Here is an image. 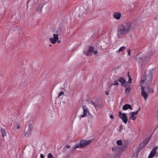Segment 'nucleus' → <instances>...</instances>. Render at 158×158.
<instances>
[{"label": "nucleus", "instance_id": "obj_7", "mask_svg": "<svg viewBox=\"0 0 158 158\" xmlns=\"http://www.w3.org/2000/svg\"><path fill=\"white\" fill-rule=\"evenodd\" d=\"M91 141V140H81L80 142V144L82 148H83L84 147L86 146L89 145Z\"/></svg>", "mask_w": 158, "mask_h": 158}, {"label": "nucleus", "instance_id": "obj_34", "mask_svg": "<svg viewBox=\"0 0 158 158\" xmlns=\"http://www.w3.org/2000/svg\"><path fill=\"white\" fill-rule=\"evenodd\" d=\"M20 125L19 124H18L16 128L17 129H19L20 128Z\"/></svg>", "mask_w": 158, "mask_h": 158}, {"label": "nucleus", "instance_id": "obj_17", "mask_svg": "<svg viewBox=\"0 0 158 158\" xmlns=\"http://www.w3.org/2000/svg\"><path fill=\"white\" fill-rule=\"evenodd\" d=\"M58 36V35L54 34L53 38H51L49 40H58L59 39Z\"/></svg>", "mask_w": 158, "mask_h": 158}, {"label": "nucleus", "instance_id": "obj_21", "mask_svg": "<svg viewBox=\"0 0 158 158\" xmlns=\"http://www.w3.org/2000/svg\"><path fill=\"white\" fill-rule=\"evenodd\" d=\"M116 143L118 145H121L122 144V140L120 139L116 141Z\"/></svg>", "mask_w": 158, "mask_h": 158}, {"label": "nucleus", "instance_id": "obj_37", "mask_svg": "<svg viewBox=\"0 0 158 158\" xmlns=\"http://www.w3.org/2000/svg\"><path fill=\"white\" fill-rule=\"evenodd\" d=\"M115 150V148H112V151H114Z\"/></svg>", "mask_w": 158, "mask_h": 158}, {"label": "nucleus", "instance_id": "obj_10", "mask_svg": "<svg viewBox=\"0 0 158 158\" xmlns=\"http://www.w3.org/2000/svg\"><path fill=\"white\" fill-rule=\"evenodd\" d=\"M82 148L81 146V145L79 143H77L73 147H72L71 150H72V151H75L76 149L77 148Z\"/></svg>", "mask_w": 158, "mask_h": 158}, {"label": "nucleus", "instance_id": "obj_18", "mask_svg": "<svg viewBox=\"0 0 158 158\" xmlns=\"http://www.w3.org/2000/svg\"><path fill=\"white\" fill-rule=\"evenodd\" d=\"M140 108H139L138 110H137L136 111L132 112L131 114V115H136L137 114H138V113L140 111Z\"/></svg>", "mask_w": 158, "mask_h": 158}, {"label": "nucleus", "instance_id": "obj_33", "mask_svg": "<svg viewBox=\"0 0 158 158\" xmlns=\"http://www.w3.org/2000/svg\"><path fill=\"white\" fill-rule=\"evenodd\" d=\"M110 117L112 119H113L114 118V116L113 115H111L110 116Z\"/></svg>", "mask_w": 158, "mask_h": 158}, {"label": "nucleus", "instance_id": "obj_1", "mask_svg": "<svg viewBox=\"0 0 158 158\" xmlns=\"http://www.w3.org/2000/svg\"><path fill=\"white\" fill-rule=\"evenodd\" d=\"M145 78L143 79L141 78L140 84L141 87V95L146 101L148 98V95L147 93L145 91L144 89H146V86H148L149 85L152 81V71L151 70H146L145 71Z\"/></svg>", "mask_w": 158, "mask_h": 158}, {"label": "nucleus", "instance_id": "obj_25", "mask_svg": "<svg viewBox=\"0 0 158 158\" xmlns=\"http://www.w3.org/2000/svg\"><path fill=\"white\" fill-rule=\"evenodd\" d=\"M64 94V93L63 91H61L60 92L59 94L58 97H60L61 95H63Z\"/></svg>", "mask_w": 158, "mask_h": 158}, {"label": "nucleus", "instance_id": "obj_20", "mask_svg": "<svg viewBox=\"0 0 158 158\" xmlns=\"http://www.w3.org/2000/svg\"><path fill=\"white\" fill-rule=\"evenodd\" d=\"M31 130V128L30 127H29L28 128V132H24V135L25 136H26L27 135V134H30Z\"/></svg>", "mask_w": 158, "mask_h": 158}, {"label": "nucleus", "instance_id": "obj_3", "mask_svg": "<svg viewBox=\"0 0 158 158\" xmlns=\"http://www.w3.org/2000/svg\"><path fill=\"white\" fill-rule=\"evenodd\" d=\"M154 52V50L150 49L147 53L140 54L138 57L136 58V60L139 63H143L144 61L149 60L150 56H152Z\"/></svg>", "mask_w": 158, "mask_h": 158}, {"label": "nucleus", "instance_id": "obj_31", "mask_svg": "<svg viewBox=\"0 0 158 158\" xmlns=\"http://www.w3.org/2000/svg\"><path fill=\"white\" fill-rule=\"evenodd\" d=\"M40 157H41L40 158H44V155H43L42 154H40Z\"/></svg>", "mask_w": 158, "mask_h": 158}, {"label": "nucleus", "instance_id": "obj_5", "mask_svg": "<svg viewBox=\"0 0 158 158\" xmlns=\"http://www.w3.org/2000/svg\"><path fill=\"white\" fill-rule=\"evenodd\" d=\"M83 114L79 116L80 119H81V118L84 117L86 116L87 115H88L90 114V112L88 110L86 106H83Z\"/></svg>", "mask_w": 158, "mask_h": 158}, {"label": "nucleus", "instance_id": "obj_2", "mask_svg": "<svg viewBox=\"0 0 158 158\" xmlns=\"http://www.w3.org/2000/svg\"><path fill=\"white\" fill-rule=\"evenodd\" d=\"M131 23L130 22L125 23L119 25L117 28V36L118 38L123 37L128 33L131 27Z\"/></svg>", "mask_w": 158, "mask_h": 158}, {"label": "nucleus", "instance_id": "obj_22", "mask_svg": "<svg viewBox=\"0 0 158 158\" xmlns=\"http://www.w3.org/2000/svg\"><path fill=\"white\" fill-rule=\"evenodd\" d=\"M136 117L135 116L133 115H131V117L129 118V119H132V120H134L136 119Z\"/></svg>", "mask_w": 158, "mask_h": 158}, {"label": "nucleus", "instance_id": "obj_6", "mask_svg": "<svg viewBox=\"0 0 158 158\" xmlns=\"http://www.w3.org/2000/svg\"><path fill=\"white\" fill-rule=\"evenodd\" d=\"M157 149H158V146L155 147L151 151L149 155L148 156V158H153L156 155Z\"/></svg>", "mask_w": 158, "mask_h": 158}, {"label": "nucleus", "instance_id": "obj_13", "mask_svg": "<svg viewBox=\"0 0 158 158\" xmlns=\"http://www.w3.org/2000/svg\"><path fill=\"white\" fill-rule=\"evenodd\" d=\"M126 87L125 89V93L126 94H128L130 90V85L127 84L126 85H125Z\"/></svg>", "mask_w": 158, "mask_h": 158}, {"label": "nucleus", "instance_id": "obj_40", "mask_svg": "<svg viewBox=\"0 0 158 158\" xmlns=\"http://www.w3.org/2000/svg\"><path fill=\"white\" fill-rule=\"evenodd\" d=\"M52 46V45L51 44H50L49 45V46L51 47Z\"/></svg>", "mask_w": 158, "mask_h": 158}, {"label": "nucleus", "instance_id": "obj_29", "mask_svg": "<svg viewBox=\"0 0 158 158\" xmlns=\"http://www.w3.org/2000/svg\"><path fill=\"white\" fill-rule=\"evenodd\" d=\"M127 52H128V54L129 56L131 55V50L130 49H128L127 50Z\"/></svg>", "mask_w": 158, "mask_h": 158}, {"label": "nucleus", "instance_id": "obj_9", "mask_svg": "<svg viewBox=\"0 0 158 158\" xmlns=\"http://www.w3.org/2000/svg\"><path fill=\"white\" fill-rule=\"evenodd\" d=\"M118 81L120 82L122 86L124 85L125 84H127V83H125L126 80L123 77H120L118 78Z\"/></svg>", "mask_w": 158, "mask_h": 158}, {"label": "nucleus", "instance_id": "obj_36", "mask_svg": "<svg viewBox=\"0 0 158 158\" xmlns=\"http://www.w3.org/2000/svg\"><path fill=\"white\" fill-rule=\"evenodd\" d=\"M57 40V43H58V44H60V42H61L60 40Z\"/></svg>", "mask_w": 158, "mask_h": 158}, {"label": "nucleus", "instance_id": "obj_41", "mask_svg": "<svg viewBox=\"0 0 158 158\" xmlns=\"http://www.w3.org/2000/svg\"><path fill=\"white\" fill-rule=\"evenodd\" d=\"M157 118L158 119V114L157 115Z\"/></svg>", "mask_w": 158, "mask_h": 158}, {"label": "nucleus", "instance_id": "obj_35", "mask_svg": "<svg viewBox=\"0 0 158 158\" xmlns=\"http://www.w3.org/2000/svg\"><path fill=\"white\" fill-rule=\"evenodd\" d=\"M105 94L106 95H108L109 94V92L107 91H105Z\"/></svg>", "mask_w": 158, "mask_h": 158}, {"label": "nucleus", "instance_id": "obj_24", "mask_svg": "<svg viewBox=\"0 0 158 158\" xmlns=\"http://www.w3.org/2000/svg\"><path fill=\"white\" fill-rule=\"evenodd\" d=\"M154 92V90L152 88H150L148 91V92L151 94L153 93Z\"/></svg>", "mask_w": 158, "mask_h": 158}, {"label": "nucleus", "instance_id": "obj_38", "mask_svg": "<svg viewBox=\"0 0 158 158\" xmlns=\"http://www.w3.org/2000/svg\"><path fill=\"white\" fill-rule=\"evenodd\" d=\"M122 127H122V126H120V128L121 130V129H122Z\"/></svg>", "mask_w": 158, "mask_h": 158}, {"label": "nucleus", "instance_id": "obj_19", "mask_svg": "<svg viewBox=\"0 0 158 158\" xmlns=\"http://www.w3.org/2000/svg\"><path fill=\"white\" fill-rule=\"evenodd\" d=\"M126 49V47L125 46H122L120 47L118 50V52H121L123 51L124 50Z\"/></svg>", "mask_w": 158, "mask_h": 158}, {"label": "nucleus", "instance_id": "obj_8", "mask_svg": "<svg viewBox=\"0 0 158 158\" xmlns=\"http://www.w3.org/2000/svg\"><path fill=\"white\" fill-rule=\"evenodd\" d=\"M121 16V14L118 12H115L113 14L114 18L116 19H120Z\"/></svg>", "mask_w": 158, "mask_h": 158}, {"label": "nucleus", "instance_id": "obj_23", "mask_svg": "<svg viewBox=\"0 0 158 158\" xmlns=\"http://www.w3.org/2000/svg\"><path fill=\"white\" fill-rule=\"evenodd\" d=\"M48 158H54V156L51 153H49L48 154Z\"/></svg>", "mask_w": 158, "mask_h": 158}, {"label": "nucleus", "instance_id": "obj_26", "mask_svg": "<svg viewBox=\"0 0 158 158\" xmlns=\"http://www.w3.org/2000/svg\"><path fill=\"white\" fill-rule=\"evenodd\" d=\"M92 54V53L91 52H89V50L86 53V55L88 56L91 55Z\"/></svg>", "mask_w": 158, "mask_h": 158}, {"label": "nucleus", "instance_id": "obj_11", "mask_svg": "<svg viewBox=\"0 0 158 158\" xmlns=\"http://www.w3.org/2000/svg\"><path fill=\"white\" fill-rule=\"evenodd\" d=\"M89 51L92 53H93L94 55H96L97 53V51L96 50L94 51V48L92 46L89 47Z\"/></svg>", "mask_w": 158, "mask_h": 158}, {"label": "nucleus", "instance_id": "obj_28", "mask_svg": "<svg viewBox=\"0 0 158 158\" xmlns=\"http://www.w3.org/2000/svg\"><path fill=\"white\" fill-rule=\"evenodd\" d=\"M52 43L54 44L56 43L57 40H50Z\"/></svg>", "mask_w": 158, "mask_h": 158}, {"label": "nucleus", "instance_id": "obj_27", "mask_svg": "<svg viewBox=\"0 0 158 158\" xmlns=\"http://www.w3.org/2000/svg\"><path fill=\"white\" fill-rule=\"evenodd\" d=\"M128 77H129L128 82H129V83L130 84L131 83V82H132V79L130 77V75H129Z\"/></svg>", "mask_w": 158, "mask_h": 158}, {"label": "nucleus", "instance_id": "obj_16", "mask_svg": "<svg viewBox=\"0 0 158 158\" xmlns=\"http://www.w3.org/2000/svg\"><path fill=\"white\" fill-rule=\"evenodd\" d=\"M142 148H141L140 146H139L137 148L135 149V152L137 155L138 153L140 151Z\"/></svg>", "mask_w": 158, "mask_h": 158}, {"label": "nucleus", "instance_id": "obj_14", "mask_svg": "<svg viewBox=\"0 0 158 158\" xmlns=\"http://www.w3.org/2000/svg\"><path fill=\"white\" fill-rule=\"evenodd\" d=\"M118 81H115L114 82V83H112L109 86V88L110 89L111 87V86L112 85H115V86H118Z\"/></svg>", "mask_w": 158, "mask_h": 158}, {"label": "nucleus", "instance_id": "obj_39", "mask_svg": "<svg viewBox=\"0 0 158 158\" xmlns=\"http://www.w3.org/2000/svg\"><path fill=\"white\" fill-rule=\"evenodd\" d=\"M132 158H137V157L135 156H132Z\"/></svg>", "mask_w": 158, "mask_h": 158}, {"label": "nucleus", "instance_id": "obj_12", "mask_svg": "<svg viewBox=\"0 0 158 158\" xmlns=\"http://www.w3.org/2000/svg\"><path fill=\"white\" fill-rule=\"evenodd\" d=\"M128 109H130L131 110L132 109L130 105L126 104L124 105L123 107V109L124 110H126Z\"/></svg>", "mask_w": 158, "mask_h": 158}, {"label": "nucleus", "instance_id": "obj_4", "mask_svg": "<svg viewBox=\"0 0 158 158\" xmlns=\"http://www.w3.org/2000/svg\"><path fill=\"white\" fill-rule=\"evenodd\" d=\"M118 116L122 119L123 122L125 123H127L128 118L125 113H122L121 112L119 111L118 112Z\"/></svg>", "mask_w": 158, "mask_h": 158}, {"label": "nucleus", "instance_id": "obj_15", "mask_svg": "<svg viewBox=\"0 0 158 158\" xmlns=\"http://www.w3.org/2000/svg\"><path fill=\"white\" fill-rule=\"evenodd\" d=\"M1 131L2 136L4 137L6 134V131L4 129H2V128H1Z\"/></svg>", "mask_w": 158, "mask_h": 158}, {"label": "nucleus", "instance_id": "obj_30", "mask_svg": "<svg viewBox=\"0 0 158 158\" xmlns=\"http://www.w3.org/2000/svg\"><path fill=\"white\" fill-rule=\"evenodd\" d=\"M92 104L94 106L95 108L96 109L98 107V106L94 104V103H93V102L92 103Z\"/></svg>", "mask_w": 158, "mask_h": 158}, {"label": "nucleus", "instance_id": "obj_32", "mask_svg": "<svg viewBox=\"0 0 158 158\" xmlns=\"http://www.w3.org/2000/svg\"><path fill=\"white\" fill-rule=\"evenodd\" d=\"M66 147L67 148H70L71 147V146L70 145H67L66 146Z\"/></svg>", "mask_w": 158, "mask_h": 158}]
</instances>
